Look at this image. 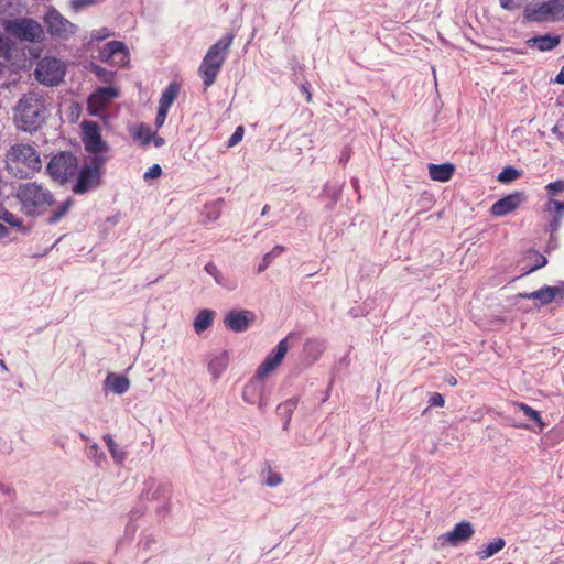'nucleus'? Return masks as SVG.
I'll use <instances>...</instances> for the list:
<instances>
[{
	"label": "nucleus",
	"mask_w": 564,
	"mask_h": 564,
	"mask_svg": "<svg viewBox=\"0 0 564 564\" xmlns=\"http://www.w3.org/2000/svg\"><path fill=\"white\" fill-rule=\"evenodd\" d=\"M256 319V314L249 310H231L224 317V325L235 332H246Z\"/></svg>",
	"instance_id": "obj_15"
},
{
	"label": "nucleus",
	"mask_w": 564,
	"mask_h": 564,
	"mask_svg": "<svg viewBox=\"0 0 564 564\" xmlns=\"http://www.w3.org/2000/svg\"><path fill=\"white\" fill-rule=\"evenodd\" d=\"M500 7L508 11H513L520 8V4L516 0H500Z\"/></svg>",
	"instance_id": "obj_49"
},
{
	"label": "nucleus",
	"mask_w": 564,
	"mask_h": 564,
	"mask_svg": "<svg viewBox=\"0 0 564 564\" xmlns=\"http://www.w3.org/2000/svg\"><path fill=\"white\" fill-rule=\"evenodd\" d=\"M516 406L523 412V414L531 421L535 422L539 424L540 426V430L542 431V429L544 427V423L541 419V415L540 413L532 409L531 406H529L528 404L525 403H516Z\"/></svg>",
	"instance_id": "obj_32"
},
{
	"label": "nucleus",
	"mask_w": 564,
	"mask_h": 564,
	"mask_svg": "<svg viewBox=\"0 0 564 564\" xmlns=\"http://www.w3.org/2000/svg\"><path fill=\"white\" fill-rule=\"evenodd\" d=\"M205 271L215 279L218 285H225L224 276L214 262L206 263Z\"/></svg>",
	"instance_id": "obj_38"
},
{
	"label": "nucleus",
	"mask_w": 564,
	"mask_h": 564,
	"mask_svg": "<svg viewBox=\"0 0 564 564\" xmlns=\"http://www.w3.org/2000/svg\"><path fill=\"white\" fill-rule=\"evenodd\" d=\"M348 159H349V154L343 153L340 156V162L346 163L348 161Z\"/></svg>",
	"instance_id": "obj_62"
},
{
	"label": "nucleus",
	"mask_w": 564,
	"mask_h": 564,
	"mask_svg": "<svg viewBox=\"0 0 564 564\" xmlns=\"http://www.w3.org/2000/svg\"><path fill=\"white\" fill-rule=\"evenodd\" d=\"M167 112H169V109H165V108L159 106L158 113L155 117L156 128H161L164 124Z\"/></svg>",
	"instance_id": "obj_46"
},
{
	"label": "nucleus",
	"mask_w": 564,
	"mask_h": 564,
	"mask_svg": "<svg viewBox=\"0 0 564 564\" xmlns=\"http://www.w3.org/2000/svg\"><path fill=\"white\" fill-rule=\"evenodd\" d=\"M7 169L18 177H28L41 169L36 150L29 144L12 145L7 154Z\"/></svg>",
	"instance_id": "obj_4"
},
{
	"label": "nucleus",
	"mask_w": 564,
	"mask_h": 564,
	"mask_svg": "<svg viewBox=\"0 0 564 564\" xmlns=\"http://www.w3.org/2000/svg\"><path fill=\"white\" fill-rule=\"evenodd\" d=\"M134 137L139 139L143 145L150 144L153 138V131L149 126L141 124Z\"/></svg>",
	"instance_id": "obj_36"
},
{
	"label": "nucleus",
	"mask_w": 564,
	"mask_h": 564,
	"mask_svg": "<svg viewBox=\"0 0 564 564\" xmlns=\"http://www.w3.org/2000/svg\"><path fill=\"white\" fill-rule=\"evenodd\" d=\"M289 350L288 337L279 341L271 354L267 356L264 361L258 367L256 375L260 378L267 377L275 370Z\"/></svg>",
	"instance_id": "obj_14"
},
{
	"label": "nucleus",
	"mask_w": 564,
	"mask_h": 564,
	"mask_svg": "<svg viewBox=\"0 0 564 564\" xmlns=\"http://www.w3.org/2000/svg\"><path fill=\"white\" fill-rule=\"evenodd\" d=\"M325 349V344L321 339H308L304 344V354L312 360H317Z\"/></svg>",
	"instance_id": "obj_28"
},
{
	"label": "nucleus",
	"mask_w": 564,
	"mask_h": 564,
	"mask_svg": "<svg viewBox=\"0 0 564 564\" xmlns=\"http://www.w3.org/2000/svg\"><path fill=\"white\" fill-rule=\"evenodd\" d=\"M564 296V282L555 286L544 285L543 288L533 292L519 293L518 297L527 300H536L540 305H547L557 297Z\"/></svg>",
	"instance_id": "obj_16"
},
{
	"label": "nucleus",
	"mask_w": 564,
	"mask_h": 564,
	"mask_svg": "<svg viewBox=\"0 0 564 564\" xmlns=\"http://www.w3.org/2000/svg\"><path fill=\"white\" fill-rule=\"evenodd\" d=\"M562 218L553 216V219L547 225V230L550 231V234L554 235L558 230Z\"/></svg>",
	"instance_id": "obj_50"
},
{
	"label": "nucleus",
	"mask_w": 564,
	"mask_h": 564,
	"mask_svg": "<svg viewBox=\"0 0 564 564\" xmlns=\"http://www.w3.org/2000/svg\"><path fill=\"white\" fill-rule=\"evenodd\" d=\"M229 356L227 351L210 356L208 361V371L213 376L214 380L219 379L223 372L227 369Z\"/></svg>",
	"instance_id": "obj_22"
},
{
	"label": "nucleus",
	"mask_w": 564,
	"mask_h": 564,
	"mask_svg": "<svg viewBox=\"0 0 564 564\" xmlns=\"http://www.w3.org/2000/svg\"><path fill=\"white\" fill-rule=\"evenodd\" d=\"M104 441L116 464H122L127 458V452L119 448L110 434L104 435Z\"/></svg>",
	"instance_id": "obj_26"
},
{
	"label": "nucleus",
	"mask_w": 564,
	"mask_h": 564,
	"mask_svg": "<svg viewBox=\"0 0 564 564\" xmlns=\"http://www.w3.org/2000/svg\"><path fill=\"white\" fill-rule=\"evenodd\" d=\"M284 250L285 248L283 246L278 245L271 251L267 252L262 258V262L257 268V273L264 272L270 265V263L275 258H278Z\"/></svg>",
	"instance_id": "obj_30"
},
{
	"label": "nucleus",
	"mask_w": 564,
	"mask_h": 564,
	"mask_svg": "<svg viewBox=\"0 0 564 564\" xmlns=\"http://www.w3.org/2000/svg\"><path fill=\"white\" fill-rule=\"evenodd\" d=\"M104 384L106 390H110L116 394H123L130 388V380L123 375L110 372L106 377Z\"/></svg>",
	"instance_id": "obj_21"
},
{
	"label": "nucleus",
	"mask_w": 564,
	"mask_h": 564,
	"mask_svg": "<svg viewBox=\"0 0 564 564\" xmlns=\"http://www.w3.org/2000/svg\"><path fill=\"white\" fill-rule=\"evenodd\" d=\"M242 399L249 404H258L260 411L268 406V392L263 378L256 375L243 388Z\"/></svg>",
	"instance_id": "obj_12"
},
{
	"label": "nucleus",
	"mask_w": 564,
	"mask_h": 564,
	"mask_svg": "<svg viewBox=\"0 0 564 564\" xmlns=\"http://www.w3.org/2000/svg\"><path fill=\"white\" fill-rule=\"evenodd\" d=\"M106 160L102 156H95L90 165L78 167L77 180L73 186V192L83 195L100 185V169Z\"/></svg>",
	"instance_id": "obj_7"
},
{
	"label": "nucleus",
	"mask_w": 564,
	"mask_h": 564,
	"mask_svg": "<svg viewBox=\"0 0 564 564\" xmlns=\"http://www.w3.org/2000/svg\"><path fill=\"white\" fill-rule=\"evenodd\" d=\"M17 198L22 213L30 217L44 215L55 203L52 192L36 182L21 184L17 191Z\"/></svg>",
	"instance_id": "obj_2"
},
{
	"label": "nucleus",
	"mask_w": 564,
	"mask_h": 564,
	"mask_svg": "<svg viewBox=\"0 0 564 564\" xmlns=\"http://www.w3.org/2000/svg\"><path fill=\"white\" fill-rule=\"evenodd\" d=\"M522 172L513 166H506L498 174L497 180L500 183L507 184L518 180L521 176Z\"/></svg>",
	"instance_id": "obj_31"
},
{
	"label": "nucleus",
	"mask_w": 564,
	"mask_h": 564,
	"mask_svg": "<svg viewBox=\"0 0 564 564\" xmlns=\"http://www.w3.org/2000/svg\"><path fill=\"white\" fill-rule=\"evenodd\" d=\"M180 91V86L176 83H171L162 93L159 106L170 109L171 105L176 99Z\"/></svg>",
	"instance_id": "obj_27"
},
{
	"label": "nucleus",
	"mask_w": 564,
	"mask_h": 564,
	"mask_svg": "<svg viewBox=\"0 0 564 564\" xmlns=\"http://www.w3.org/2000/svg\"><path fill=\"white\" fill-rule=\"evenodd\" d=\"M0 367H1L2 370L8 371V367H7L6 362H4V360H2V359H0Z\"/></svg>",
	"instance_id": "obj_63"
},
{
	"label": "nucleus",
	"mask_w": 564,
	"mask_h": 564,
	"mask_svg": "<svg viewBox=\"0 0 564 564\" xmlns=\"http://www.w3.org/2000/svg\"><path fill=\"white\" fill-rule=\"evenodd\" d=\"M282 482V476L278 473H270L265 479V485L269 487H276Z\"/></svg>",
	"instance_id": "obj_47"
},
{
	"label": "nucleus",
	"mask_w": 564,
	"mask_h": 564,
	"mask_svg": "<svg viewBox=\"0 0 564 564\" xmlns=\"http://www.w3.org/2000/svg\"><path fill=\"white\" fill-rule=\"evenodd\" d=\"M234 35L228 33L215 44H213L205 54L203 62L198 68V73L203 78L205 87L212 86L225 63L229 48L232 44Z\"/></svg>",
	"instance_id": "obj_3"
},
{
	"label": "nucleus",
	"mask_w": 564,
	"mask_h": 564,
	"mask_svg": "<svg viewBox=\"0 0 564 564\" xmlns=\"http://www.w3.org/2000/svg\"><path fill=\"white\" fill-rule=\"evenodd\" d=\"M46 110L43 95L29 91L20 98L14 107V122L23 131H36L46 119Z\"/></svg>",
	"instance_id": "obj_1"
},
{
	"label": "nucleus",
	"mask_w": 564,
	"mask_h": 564,
	"mask_svg": "<svg viewBox=\"0 0 564 564\" xmlns=\"http://www.w3.org/2000/svg\"><path fill=\"white\" fill-rule=\"evenodd\" d=\"M102 55L106 59H112V62L119 66H123L129 63L128 48L120 41L108 42L102 51Z\"/></svg>",
	"instance_id": "obj_17"
},
{
	"label": "nucleus",
	"mask_w": 564,
	"mask_h": 564,
	"mask_svg": "<svg viewBox=\"0 0 564 564\" xmlns=\"http://www.w3.org/2000/svg\"><path fill=\"white\" fill-rule=\"evenodd\" d=\"M152 141L156 148H160L165 143V140L162 137L154 135V134H153Z\"/></svg>",
	"instance_id": "obj_53"
},
{
	"label": "nucleus",
	"mask_w": 564,
	"mask_h": 564,
	"mask_svg": "<svg viewBox=\"0 0 564 564\" xmlns=\"http://www.w3.org/2000/svg\"><path fill=\"white\" fill-rule=\"evenodd\" d=\"M73 204L74 200L72 198H67L66 200L62 202L57 208L52 212L47 218V223L51 225L58 223L69 212Z\"/></svg>",
	"instance_id": "obj_29"
},
{
	"label": "nucleus",
	"mask_w": 564,
	"mask_h": 564,
	"mask_svg": "<svg viewBox=\"0 0 564 564\" xmlns=\"http://www.w3.org/2000/svg\"><path fill=\"white\" fill-rule=\"evenodd\" d=\"M89 456L91 458H94L95 460H98V459L105 457L104 453L100 451V448H99L97 443H94L93 445H90V447H89Z\"/></svg>",
	"instance_id": "obj_48"
},
{
	"label": "nucleus",
	"mask_w": 564,
	"mask_h": 564,
	"mask_svg": "<svg viewBox=\"0 0 564 564\" xmlns=\"http://www.w3.org/2000/svg\"><path fill=\"white\" fill-rule=\"evenodd\" d=\"M3 30L19 41L36 43L44 36L42 25L30 18L3 19Z\"/></svg>",
	"instance_id": "obj_5"
},
{
	"label": "nucleus",
	"mask_w": 564,
	"mask_h": 564,
	"mask_svg": "<svg viewBox=\"0 0 564 564\" xmlns=\"http://www.w3.org/2000/svg\"><path fill=\"white\" fill-rule=\"evenodd\" d=\"M295 406H296V403L291 401V400L286 401L283 404H280L278 406V410L285 411L288 413V417H286V421H285L284 426H283L284 430L288 429V425H289V422H290V419H291V413H292V411L294 410Z\"/></svg>",
	"instance_id": "obj_41"
},
{
	"label": "nucleus",
	"mask_w": 564,
	"mask_h": 564,
	"mask_svg": "<svg viewBox=\"0 0 564 564\" xmlns=\"http://www.w3.org/2000/svg\"><path fill=\"white\" fill-rule=\"evenodd\" d=\"M308 86H310L308 83L302 84L301 85V90H302L303 94H305L306 100L310 102L312 100V94H311V91L308 89Z\"/></svg>",
	"instance_id": "obj_52"
},
{
	"label": "nucleus",
	"mask_w": 564,
	"mask_h": 564,
	"mask_svg": "<svg viewBox=\"0 0 564 564\" xmlns=\"http://www.w3.org/2000/svg\"><path fill=\"white\" fill-rule=\"evenodd\" d=\"M143 514V509H135L130 512L131 519H137Z\"/></svg>",
	"instance_id": "obj_55"
},
{
	"label": "nucleus",
	"mask_w": 564,
	"mask_h": 564,
	"mask_svg": "<svg viewBox=\"0 0 564 564\" xmlns=\"http://www.w3.org/2000/svg\"><path fill=\"white\" fill-rule=\"evenodd\" d=\"M269 209H270L269 205H265V206L262 208L261 215H262V216L267 215V214H268V212H269Z\"/></svg>",
	"instance_id": "obj_64"
},
{
	"label": "nucleus",
	"mask_w": 564,
	"mask_h": 564,
	"mask_svg": "<svg viewBox=\"0 0 564 564\" xmlns=\"http://www.w3.org/2000/svg\"><path fill=\"white\" fill-rule=\"evenodd\" d=\"M444 403H445V401L441 393L434 392L430 395V399H429L430 406L442 408V406H444Z\"/></svg>",
	"instance_id": "obj_45"
},
{
	"label": "nucleus",
	"mask_w": 564,
	"mask_h": 564,
	"mask_svg": "<svg viewBox=\"0 0 564 564\" xmlns=\"http://www.w3.org/2000/svg\"><path fill=\"white\" fill-rule=\"evenodd\" d=\"M203 215L206 221H214L220 216V202H214L206 204L204 207Z\"/></svg>",
	"instance_id": "obj_33"
},
{
	"label": "nucleus",
	"mask_w": 564,
	"mask_h": 564,
	"mask_svg": "<svg viewBox=\"0 0 564 564\" xmlns=\"http://www.w3.org/2000/svg\"><path fill=\"white\" fill-rule=\"evenodd\" d=\"M506 545V541L502 538H497L492 542L488 543L487 545L482 546L478 552L477 556L480 560H487L495 554H497L499 551H501Z\"/></svg>",
	"instance_id": "obj_25"
},
{
	"label": "nucleus",
	"mask_w": 564,
	"mask_h": 564,
	"mask_svg": "<svg viewBox=\"0 0 564 564\" xmlns=\"http://www.w3.org/2000/svg\"><path fill=\"white\" fill-rule=\"evenodd\" d=\"M2 490H3V492H6L8 495L13 492V489L10 486H2Z\"/></svg>",
	"instance_id": "obj_60"
},
{
	"label": "nucleus",
	"mask_w": 564,
	"mask_h": 564,
	"mask_svg": "<svg viewBox=\"0 0 564 564\" xmlns=\"http://www.w3.org/2000/svg\"><path fill=\"white\" fill-rule=\"evenodd\" d=\"M44 22L46 24L47 31L51 35L66 39L69 35L74 34L76 31V25L65 19L56 9L51 8L45 17Z\"/></svg>",
	"instance_id": "obj_9"
},
{
	"label": "nucleus",
	"mask_w": 564,
	"mask_h": 564,
	"mask_svg": "<svg viewBox=\"0 0 564 564\" xmlns=\"http://www.w3.org/2000/svg\"><path fill=\"white\" fill-rule=\"evenodd\" d=\"M551 21L564 20V0H550Z\"/></svg>",
	"instance_id": "obj_34"
},
{
	"label": "nucleus",
	"mask_w": 564,
	"mask_h": 564,
	"mask_svg": "<svg viewBox=\"0 0 564 564\" xmlns=\"http://www.w3.org/2000/svg\"><path fill=\"white\" fill-rule=\"evenodd\" d=\"M0 219L8 223L9 225L13 227H21L22 226V219L17 217L14 214L9 212L1 203H0Z\"/></svg>",
	"instance_id": "obj_35"
},
{
	"label": "nucleus",
	"mask_w": 564,
	"mask_h": 564,
	"mask_svg": "<svg viewBox=\"0 0 564 564\" xmlns=\"http://www.w3.org/2000/svg\"><path fill=\"white\" fill-rule=\"evenodd\" d=\"M561 35L558 34H544L533 36L525 41L527 46L538 50L540 52H549L557 47L561 43Z\"/></svg>",
	"instance_id": "obj_20"
},
{
	"label": "nucleus",
	"mask_w": 564,
	"mask_h": 564,
	"mask_svg": "<svg viewBox=\"0 0 564 564\" xmlns=\"http://www.w3.org/2000/svg\"><path fill=\"white\" fill-rule=\"evenodd\" d=\"M9 235V229L0 223V238H4Z\"/></svg>",
	"instance_id": "obj_57"
},
{
	"label": "nucleus",
	"mask_w": 564,
	"mask_h": 564,
	"mask_svg": "<svg viewBox=\"0 0 564 564\" xmlns=\"http://www.w3.org/2000/svg\"><path fill=\"white\" fill-rule=\"evenodd\" d=\"M535 258V263L527 271V273L534 272L546 265L547 259L544 256L536 252Z\"/></svg>",
	"instance_id": "obj_43"
},
{
	"label": "nucleus",
	"mask_w": 564,
	"mask_h": 564,
	"mask_svg": "<svg viewBox=\"0 0 564 564\" xmlns=\"http://www.w3.org/2000/svg\"><path fill=\"white\" fill-rule=\"evenodd\" d=\"M164 489V487L162 485H158L156 487V490L152 494V498L153 499H158L159 498V491Z\"/></svg>",
	"instance_id": "obj_58"
},
{
	"label": "nucleus",
	"mask_w": 564,
	"mask_h": 564,
	"mask_svg": "<svg viewBox=\"0 0 564 564\" xmlns=\"http://www.w3.org/2000/svg\"><path fill=\"white\" fill-rule=\"evenodd\" d=\"M527 199L528 196L524 192L516 191L494 203L490 207V214L494 217L507 216L517 210Z\"/></svg>",
	"instance_id": "obj_13"
},
{
	"label": "nucleus",
	"mask_w": 564,
	"mask_h": 564,
	"mask_svg": "<svg viewBox=\"0 0 564 564\" xmlns=\"http://www.w3.org/2000/svg\"><path fill=\"white\" fill-rule=\"evenodd\" d=\"M119 96V91L115 87H100L94 91L87 100V109L89 115L102 117L110 101Z\"/></svg>",
	"instance_id": "obj_11"
},
{
	"label": "nucleus",
	"mask_w": 564,
	"mask_h": 564,
	"mask_svg": "<svg viewBox=\"0 0 564 564\" xmlns=\"http://www.w3.org/2000/svg\"><path fill=\"white\" fill-rule=\"evenodd\" d=\"M546 209L553 213L555 217L563 218L564 216V202L551 198L546 204Z\"/></svg>",
	"instance_id": "obj_37"
},
{
	"label": "nucleus",
	"mask_w": 564,
	"mask_h": 564,
	"mask_svg": "<svg viewBox=\"0 0 564 564\" xmlns=\"http://www.w3.org/2000/svg\"><path fill=\"white\" fill-rule=\"evenodd\" d=\"M78 159L70 152L55 154L46 166L50 177L61 185L72 181L78 172Z\"/></svg>",
	"instance_id": "obj_6"
},
{
	"label": "nucleus",
	"mask_w": 564,
	"mask_h": 564,
	"mask_svg": "<svg viewBox=\"0 0 564 564\" xmlns=\"http://www.w3.org/2000/svg\"><path fill=\"white\" fill-rule=\"evenodd\" d=\"M455 166L452 163L430 164L429 174L433 181L447 182L452 178Z\"/></svg>",
	"instance_id": "obj_23"
},
{
	"label": "nucleus",
	"mask_w": 564,
	"mask_h": 564,
	"mask_svg": "<svg viewBox=\"0 0 564 564\" xmlns=\"http://www.w3.org/2000/svg\"><path fill=\"white\" fill-rule=\"evenodd\" d=\"M549 245L555 247L556 246V239L555 236L551 234Z\"/></svg>",
	"instance_id": "obj_61"
},
{
	"label": "nucleus",
	"mask_w": 564,
	"mask_h": 564,
	"mask_svg": "<svg viewBox=\"0 0 564 564\" xmlns=\"http://www.w3.org/2000/svg\"><path fill=\"white\" fill-rule=\"evenodd\" d=\"M552 132H553V133H555V134H557L561 139H563V138H564V134L560 131V129H558V127H557V126H554V127L552 128Z\"/></svg>",
	"instance_id": "obj_59"
},
{
	"label": "nucleus",
	"mask_w": 564,
	"mask_h": 564,
	"mask_svg": "<svg viewBox=\"0 0 564 564\" xmlns=\"http://www.w3.org/2000/svg\"><path fill=\"white\" fill-rule=\"evenodd\" d=\"M98 2L99 0H72L70 8L73 11L78 12L86 7L95 6Z\"/></svg>",
	"instance_id": "obj_40"
},
{
	"label": "nucleus",
	"mask_w": 564,
	"mask_h": 564,
	"mask_svg": "<svg viewBox=\"0 0 564 564\" xmlns=\"http://www.w3.org/2000/svg\"><path fill=\"white\" fill-rule=\"evenodd\" d=\"M65 75V68L61 61L55 57H44L35 69L36 79L46 86L58 85Z\"/></svg>",
	"instance_id": "obj_8"
},
{
	"label": "nucleus",
	"mask_w": 564,
	"mask_h": 564,
	"mask_svg": "<svg viewBox=\"0 0 564 564\" xmlns=\"http://www.w3.org/2000/svg\"><path fill=\"white\" fill-rule=\"evenodd\" d=\"M83 128V143L85 150L89 153L98 154L108 151V144L102 140L99 126L94 121H84Z\"/></svg>",
	"instance_id": "obj_10"
},
{
	"label": "nucleus",
	"mask_w": 564,
	"mask_h": 564,
	"mask_svg": "<svg viewBox=\"0 0 564 564\" xmlns=\"http://www.w3.org/2000/svg\"><path fill=\"white\" fill-rule=\"evenodd\" d=\"M162 174V169L159 164H153L149 170L144 173L143 178H156Z\"/></svg>",
	"instance_id": "obj_44"
},
{
	"label": "nucleus",
	"mask_w": 564,
	"mask_h": 564,
	"mask_svg": "<svg viewBox=\"0 0 564 564\" xmlns=\"http://www.w3.org/2000/svg\"><path fill=\"white\" fill-rule=\"evenodd\" d=\"M109 35H110V33L107 31V29L102 28L100 30L95 31L93 34V37L97 41H101V40H105L106 37H108Z\"/></svg>",
	"instance_id": "obj_51"
},
{
	"label": "nucleus",
	"mask_w": 564,
	"mask_h": 564,
	"mask_svg": "<svg viewBox=\"0 0 564 564\" xmlns=\"http://www.w3.org/2000/svg\"><path fill=\"white\" fill-rule=\"evenodd\" d=\"M474 533L475 530L469 521H460L452 531L447 532L442 538L451 544L456 545L460 542L468 541Z\"/></svg>",
	"instance_id": "obj_19"
},
{
	"label": "nucleus",
	"mask_w": 564,
	"mask_h": 564,
	"mask_svg": "<svg viewBox=\"0 0 564 564\" xmlns=\"http://www.w3.org/2000/svg\"><path fill=\"white\" fill-rule=\"evenodd\" d=\"M523 17L533 22L551 21L550 0L532 2L524 8Z\"/></svg>",
	"instance_id": "obj_18"
},
{
	"label": "nucleus",
	"mask_w": 564,
	"mask_h": 564,
	"mask_svg": "<svg viewBox=\"0 0 564 564\" xmlns=\"http://www.w3.org/2000/svg\"><path fill=\"white\" fill-rule=\"evenodd\" d=\"M245 129L242 126H239L236 128L235 132L231 134V137L227 141V147L232 148L237 145L243 138Z\"/></svg>",
	"instance_id": "obj_39"
},
{
	"label": "nucleus",
	"mask_w": 564,
	"mask_h": 564,
	"mask_svg": "<svg viewBox=\"0 0 564 564\" xmlns=\"http://www.w3.org/2000/svg\"><path fill=\"white\" fill-rule=\"evenodd\" d=\"M555 83L564 85V65L555 77Z\"/></svg>",
	"instance_id": "obj_54"
},
{
	"label": "nucleus",
	"mask_w": 564,
	"mask_h": 564,
	"mask_svg": "<svg viewBox=\"0 0 564 564\" xmlns=\"http://www.w3.org/2000/svg\"><path fill=\"white\" fill-rule=\"evenodd\" d=\"M8 46V43L3 35L0 33V56H3L2 50H4Z\"/></svg>",
	"instance_id": "obj_56"
},
{
	"label": "nucleus",
	"mask_w": 564,
	"mask_h": 564,
	"mask_svg": "<svg viewBox=\"0 0 564 564\" xmlns=\"http://www.w3.org/2000/svg\"><path fill=\"white\" fill-rule=\"evenodd\" d=\"M545 189L549 192V194L551 195H555L560 192H564V181L563 180H557L555 182H551L546 185Z\"/></svg>",
	"instance_id": "obj_42"
},
{
	"label": "nucleus",
	"mask_w": 564,
	"mask_h": 564,
	"mask_svg": "<svg viewBox=\"0 0 564 564\" xmlns=\"http://www.w3.org/2000/svg\"><path fill=\"white\" fill-rule=\"evenodd\" d=\"M215 312L212 310H200L196 315L193 326L197 334H202L207 330L214 322Z\"/></svg>",
	"instance_id": "obj_24"
}]
</instances>
